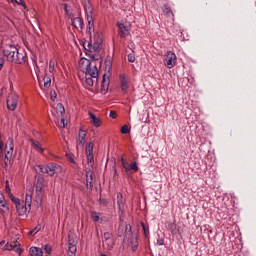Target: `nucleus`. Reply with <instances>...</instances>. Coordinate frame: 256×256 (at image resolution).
<instances>
[{"label":"nucleus","mask_w":256,"mask_h":256,"mask_svg":"<svg viewBox=\"0 0 256 256\" xmlns=\"http://www.w3.org/2000/svg\"><path fill=\"white\" fill-rule=\"evenodd\" d=\"M23 54H20L17 47L10 45L9 48L3 50L0 53V65H5V63H14L15 65H22Z\"/></svg>","instance_id":"1"},{"label":"nucleus","mask_w":256,"mask_h":256,"mask_svg":"<svg viewBox=\"0 0 256 256\" xmlns=\"http://www.w3.org/2000/svg\"><path fill=\"white\" fill-rule=\"evenodd\" d=\"M83 47L85 51L89 52L87 55L90 61H98L99 65H103V57L101 54H93V45L90 42H83Z\"/></svg>","instance_id":"2"},{"label":"nucleus","mask_w":256,"mask_h":256,"mask_svg":"<svg viewBox=\"0 0 256 256\" xmlns=\"http://www.w3.org/2000/svg\"><path fill=\"white\" fill-rule=\"evenodd\" d=\"M118 27V35L121 37V39H125V37H129L131 35V24L127 21H120L117 22Z\"/></svg>","instance_id":"3"},{"label":"nucleus","mask_w":256,"mask_h":256,"mask_svg":"<svg viewBox=\"0 0 256 256\" xmlns=\"http://www.w3.org/2000/svg\"><path fill=\"white\" fill-rule=\"evenodd\" d=\"M6 103L8 111H15L19 103V96L15 94H10L7 98Z\"/></svg>","instance_id":"4"},{"label":"nucleus","mask_w":256,"mask_h":256,"mask_svg":"<svg viewBox=\"0 0 256 256\" xmlns=\"http://www.w3.org/2000/svg\"><path fill=\"white\" fill-rule=\"evenodd\" d=\"M84 73L85 77H93V79H97L99 77V68H97V65H87Z\"/></svg>","instance_id":"5"},{"label":"nucleus","mask_w":256,"mask_h":256,"mask_svg":"<svg viewBox=\"0 0 256 256\" xmlns=\"http://www.w3.org/2000/svg\"><path fill=\"white\" fill-rule=\"evenodd\" d=\"M9 148L8 151H6L5 159L11 163V158L13 157V149H15V144L13 142V138H9L6 142V148Z\"/></svg>","instance_id":"6"},{"label":"nucleus","mask_w":256,"mask_h":256,"mask_svg":"<svg viewBox=\"0 0 256 256\" xmlns=\"http://www.w3.org/2000/svg\"><path fill=\"white\" fill-rule=\"evenodd\" d=\"M164 63L165 65H175L177 63V55L171 51L167 52L164 56Z\"/></svg>","instance_id":"7"},{"label":"nucleus","mask_w":256,"mask_h":256,"mask_svg":"<svg viewBox=\"0 0 256 256\" xmlns=\"http://www.w3.org/2000/svg\"><path fill=\"white\" fill-rule=\"evenodd\" d=\"M167 229L172 235H181V226L177 225L175 220L168 223Z\"/></svg>","instance_id":"8"},{"label":"nucleus","mask_w":256,"mask_h":256,"mask_svg":"<svg viewBox=\"0 0 256 256\" xmlns=\"http://www.w3.org/2000/svg\"><path fill=\"white\" fill-rule=\"evenodd\" d=\"M121 89L124 93H127V89H129V77L127 74L122 73L119 75Z\"/></svg>","instance_id":"9"},{"label":"nucleus","mask_w":256,"mask_h":256,"mask_svg":"<svg viewBox=\"0 0 256 256\" xmlns=\"http://www.w3.org/2000/svg\"><path fill=\"white\" fill-rule=\"evenodd\" d=\"M48 171H49V176L53 177L55 173H59V171H61V165L54 162L48 163Z\"/></svg>","instance_id":"10"},{"label":"nucleus","mask_w":256,"mask_h":256,"mask_svg":"<svg viewBox=\"0 0 256 256\" xmlns=\"http://www.w3.org/2000/svg\"><path fill=\"white\" fill-rule=\"evenodd\" d=\"M34 169H35V171H36V173H37L38 175H45V173H46L47 175H49L48 164H47L46 166H44V165H36V166L34 167Z\"/></svg>","instance_id":"11"},{"label":"nucleus","mask_w":256,"mask_h":256,"mask_svg":"<svg viewBox=\"0 0 256 256\" xmlns=\"http://www.w3.org/2000/svg\"><path fill=\"white\" fill-rule=\"evenodd\" d=\"M16 211L19 216L27 215V213H29V206L20 203L16 206Z\"/></svg>","instance_id":"12"},{"label":"nucleus","mask_w":256,"mask_h":256,"mask_svg":"<svg viewBox=\"0 0 256 256\" xmlns=\"http://www.w3.org/2000/svg\"><path fill=\"white\" fill-rule=\"evenodd\" d=\"M88 115L94 127H101V119H99L93 112H89Z\"/></svg>","instance_id":"13"},{"label":"nucleus","mask_w":256,"mask_h":256,"mask_svg":"<svg viewBox=\"0 0 256 256\" xmlns=\"http://www.w3.org/2000/svg\"><path fill=\"white\" fill-rule=\"evenodd\" d=\"M35 201L37 207H41L43 205V190H36L35 192Z\"/></svg>","instance_id":"14"},{"label":"nucleus","mask_w":256,"mask_h":256,"mask_svg":"<svg viewBox=\"0 0 256 256\" xmlns=\"http://www.w3.org/2000/svg\"><path fill=\"white\" fill-rule=\"evenodd\" d=\"M0 207H3V209H6V211H9V206L7 205V200H5V195L0 192ZM0 209V213H5V210Z\"/></svg>","instance_id":"15"},{"label":"nucleus","mask_w":256,"mask_h":256,"mask_svg":"<svg viewBox=\"0 0 256 256\" xmlns=\"http://www.w3.org/2000/svg\"><path fill=\"white\" fill-rule=\"evenodd\" d=\"M44 185H45V178H43V176H39L35 184L36 191H43Z\"/></svg>","instance_id":"16"},{"label":"nucleus","mask_w":256,"mask_h":256,"mask_svg":"<svg viewBox=\"0 0 256 256\" xmlns=\"http://www.w3.org/2000/svg\"><path fill=\"white\" fill-rule=\"evenodd\" d=\"M72 25L75 29H83V18L76 17L72 19Z\"/></svg>","instance_id":"17"},{"label":"nucleus","mask_w":256,"mask_h":256,"mask_svg":"<svg viewBox=\"0 0 256 256\" xmlns=\"http://www.w3.org/2000/svg\"><path fill=\"white\" fill-rule=\"evenodd\" d=\"M107 74H103L102 82H101V93H107V89H109V82H107Z\"/></svg>","instance_id":"18"},{"label":"nucleus","mask_w":256,"mask_h":256,"mask_svg":"<svg viewBox=\"0 0 256 256\" xmlns=\"http://www.w3.org/2000/svg\"><path fill=\"white\" fill-rule=\"evenodd\" d=\"M125 238L129 241L130 239H133V230L131 228V224L125 225Z\"/></svg>","instance_id":"19"},{"label":"nucleus","mask_w":256,"mask_h":256,"mask_svg":"<svg viewBox=\"0 0 256 256\" xmlns=\"http://www.w3.org/2000/svg\"><path fill=\"white\" fill-rule=\"evenodd\" d=\"M85 137H87V133L83 128H80L78 139H79V144L82 145V147L83 145H85Z\"/></svg>","instance_id":"20"},{"label":"nucleus","mask_w":256,"mask_h":256,"mask_svg":"<svg viewBox=\"0 0 256 256\" xmlns=\"http://www.w3.org/2000/svg\"><path fill=\"white\" fill-rule=\"evenodd\" d=\"M31 256H43V249L39 247H31L30 248Z\"/></svg>","instance_id":"21"},{"label":"nucleus","mask_w":256,"mask_h":256,"mask_svg":"<svg viewBox=\"0 0 256 256\" xmlns=\"http://www.w3.org/2000/svg\"><path fill=\"white\" fill-rule=\"evenodd\" d=\"M117 205L120 212L123 213L124 211V204H123V194L120 192L117 194Z\"/></svg>","instance_id":"22"},{"label":"nucleus","mask_w":256,"mask_h":256,"mask_svg":"<svg viewBox=\"0 0 256 256\" xmlns=\"http://www.w3.org/2000/svg\"><path fill=\"white\" fill-rule=\"evenodd\" d=\"M86 189L93 191V173L91 172L88 177H86Z\"/></svg>","instance_id":"23"},{"label":"nucleus","mask_w":256,"mask_h":256,"mask_svg":"<svg viewBox=\"0 0 256 256\" xmlns=\"http://www.w3.org/2000/svg\"><path fill=\"white\" fill-rule=\"evenodd\" d=\"M163 7V13L166 14V17H175V15L173 14V10H171L169 4H164Z\"/></svg>","instance_id":"24"},{"label":"nucleus","mask_w":256,"mask_h":256,"mask_svg":"<svg viewBox=\"0 0 256 256\" xmlns=\"http://www.w3.org/2000/svg\"><path fill=\"white\" fill-rule=\"evenodd\" d=\"M138 238L139 236H137L136 238H130V243H131L133 253H135V251L139 249V242L137 241Z\"/></svg>","instance_id":"25"},{"label":"nucleus","mask_w":256,"mask_h":256,"mask_svg":"<svg viewBox=\"0 0 256 256\" xmlns=\"http://www.w3.org/2000/svg\"><path fill=\"white\" fill-rule=\"evenodd\" d=\"M86 16H87V21H88V29H89V33L91 34V27H93L94 23H93V12L90 11L89 13L86 12Z\"/></svg>","instance_id":"26"},{"label":"nucleus","mask_w":256,"mask_h":256,"mask_svg":"<svg viewBox=\"0 0 256 256\" xmlns=\"http://www.w3.org/2000/svg\"><path fill=\"white\" fill-rule=\"evenodd\" d=\"M104 245H106L107 251H111V249H113V247H115V240L113 238L104 240Z\"/></svg>","instance_id":"27"},{"label":"nucleus","mask_w":256,"mask_h":256,"mask_svg":"<svg viewBox=\"0 0 256 256\" xmlns=\"http://www.w3.org/2000/svg\"><path fill=\"white\" fill-rule=\"evenodd\" d=\"M92 53L93 55H99V53H101V43L94 42L92 45Z\"/></svg>","instance_id":"28"},{"label":"nucleus","mask_w":256,"mask_h":256,"mask_svg":"<svg viewBox=\"0 0 256 256\" xmlns=\"http://www.w3.org/2000/svg\"><path fill=\"white\" fill-rule=\"evenodd\" d=\"M56 113L57 115H61V117H63L65 115V106H63L62 103H58L56 105Z\"/></svg>","instance_id":"29"},{"label":"nucleus","mask_w":256,"mask_h":256,"mask_svg":"<svg viewBox=\"0 0 256 256\" xmlns=\"http://www.w3.org/2000/svg\"><path fill=\"white\" fill-rule=\"evenodd\" d=\"M33 201V196L31 194H26L25 205L28 206V213L31 211V203Z\"/></svg>","instance_id":"30"},{"label":"nucleus","mask_w":256,"mask_h":256,"mask_svg":"<svg viewBox=\"0 0 256 256\" xmlns=\"http://www.w3.org/2000/svg\"><path fill=\"white\" fill-rule=\"evenodd\" d=\"M93 147H94L93 142L86 143V150H85L86 155H93Z\"/></svg>","instance_id":"31"},{"label":"nucleus","mask_w":256,"mask_h":256,"mask_svg":"<svg viewBox=\"0 0 256 256\" xmlns=\"http://www.w3.org/2000/svg\"><path fill=\"white\" fill-rule=\"evenodd\" d=\"M91 219H93L94 223H103V218L99 217V215H97V212L91 213Z\"/></svg>","instance_id":"32"},{"label":"nucleus","mask_w":256,"mask_h":256,"mask_svg":"<svg viewBox=\"0 0 256 256\" xmlns=\"http://www.w3.org/2000/svg\"><path fill=\"white\" fill-rule=\"evenodd\" d=\"M15 247H17V243H14V244H9V242H7L3 249L4 251H13V249H15Z\"/></svg>","instance_id":"33"},{"label":"nucleus","mask_w":256,"mask_h":256,"mask_svg":"<svg viewBox=\"0 0 256 256\" xmlns=\"http://www.w3.org/2000/svg\"><path fill=\"white\" fill-rule=\"evenodd\" d=\"M40 230H41V224H38L34 229L28 232V235H31L33 237L34 235H37V233H39Z\"/></svg>","instance_id":"34"},{"label":"nucleus","mask_w":256,"mask_h":256,"mask_svg":"<svg viewBox=\"0 0 256 256\" xmlns=\"http://www.w3.org/2000/svg\"><path fill=\"white\" fill-rule=\"evenodd\" d=\"M87 164L89 167H93V165H95V158L93 157V154L87 155Z\"/></svg>","instance_id":"35"},{"label":"nucleus","mask_w":256,"mask_h":256,"mask_svg":"<svg viewBox=\"0 0 256 256\" xmlns=\"http://www.w3.org/2000/svg\"><path fill=\"white\" fill-rule=\"evenodd\" d=\"M64 11L68 17H71L73 15V9L69 8L67 4H63Z\"/></svg>","instance_id":"36"},{"label":"nucleus","mask_w":256,"mask_h":256,"mask_svg":"<svg viewBox=\"0 0 256 256\" xmlns=\"http://www.w3.org/2000/svg\"><path fill=\"white\" fill-rule=\"evenodd\" d=\"M121 133L122 135H129V133H131V129H129V126L123 125L121 127Z\"/></svg>","instance_id":"37"},{"label":"nucleus","mask_w":256,"mask_h":256,"mask_svg":"<svg viewBox=\"0 0 256 256\" xmlns=\"http://www.w3.org/2000/svg\"><path fill=\"white\" fill-rule=\"evenodd\" d=\"M43 250L47 255H51V251H53V248L51 247V244H46L44 245Z\"/></svg>","instance_id":"38"},{"label":"nucleus","mask_w":256,"mask_h":256,"mask_svg":"<svg viewBox=\"0 0 256 256\" xmlns=\"http://www.w3.org/2000/svg\"><path fill=\"white\" fill-rule=\"evenodd\" d=\"M141 226L145 237H149V226H146L144 222H141Z\"/></svg>","instance_id":"39"},{"label":"nucleus","mask_w":256,"mask_h":256,"mask_svg":"<svg viewBox=\"0 0 256 256\" xmlns=\"http://www.w3.org/2000/svg\"><path fill=\"white\" fill-rule=\"evenodd\" d=\"M129 169L130 171H134V172L139 171V166L137 165V161L132 162Z\"/></svg>","instance_id":"40"},{"label":"nucleus","mask_w":256,"mask_h":256,"mask_svg":"<svg viewBox=\"0 0 256 256\" xmlns=\"http://www.w3.org/2000/svg\"><path fill=\"white\" fill-rule=\"evenodd\" d=\"M85 82H86V85H88L89 87H93V77L91 76H85Z\"/></svg>","instance_id":"41"},{"label":"nucleus","mask_w":256,"mask_h":256,"mask_svg":"<svg viewBox=\"0 0 256 256\" xmlns=\"http://www.w3.org/2000/svg\"><path fill=\"white\" fill-rule=\"evenodd\" d=\"M121 165H122L123 169L125 170V172L127 173V175H130V168H129V166H127L128 165L127 161L124 160L121 163Z\"/></svg>","instance_id":"42"},{"label":"nucleus","mask_w":256,"mask_h":256,"mask_svg":"<svg viewBox=\"0 0 256 256\" xmlns=\"http://www.w3.org/2000/svg\"><path fill=\"white\" fill-rule=\"evenodd\" d=\"M30 141H31L33 147H35V149H39V151H41V153H43V148H41V146H39V142H37L33 139H31Z\"/></svg>","instance_id":"43"},{"label":"nucleus","mask_w":256,"mask_h":256,"mask_svg":"<svg viewBox=\"0 0 256 256\" xmlns=\"http://www.w3.org/2000/svg\"><path fill=\"white\" fill-rule=\"evenodd\" d=\"M44 87L48 89V87H51V78L50 77H44Z\"/></svg>","instance_id":"44"},{"label":"nucleus","mask_w":256,"mask_h":256,"mask_svg":"<svg viewBox=\"0 0 256 256\" xmlns=\"http://www.w3.org/2000/svg\"><path fill=\"white\" fill-rule=\"evenodd\" d=\"M68 245H69V247H76V245H77V242H75V240L74 239H71V236H68Z\"/></svg>","instance_id":"45"},{"label":"nucleus","mask_w":256,"mask_h":256,"mask_svg":"<svg viewBox=\"0 0 256 256\" xmlns=\"http://www.w3.org/2000/svg\"><path fill=\"white\" fill-rule=\"evenodd\" d=\"M109 239H113V233L111 232H105L104 233V241H107Z\"/></svg>","instance_id":"46"},{"label":"nucleus","mask_w":256,"mask_h":256,"mask_svg":"<svg viewBox=\"0 0 256 256\" xmlns=\"http://www.w3.org/2000/svg\"><path fill=\"white\" fill-rule=\"evenodd\" d=\"M50 99L51 101H55V99H57V92L55 90L50 91Z\"/></svg>","instance_id":"47"},{"label":"nucleus","mask_w":256,"mask_h":256,"mask_svg":"<svg viewBox=\"0 0 256 256\" xmlns=\"http://www.w3.org/2000/svg\"><path fill=\"white\" fill-rule=\"evenodd\" d=\"M105 65H113V57L107 56L105 59Z\"/></svg>","instance_id":"48"},{"label":"nucleus","mask_w":256,"mask_h":256,"mask_svg":"<svg viewBox=\"0 0 256 256\" xmlns=\"http://www.w3.org/2000/svg\"><path fill=\"white\" fill-rule=\"evenodd\" d=\"M99 202H100V205H103V207H107V205H109V201H107V199L105 198H100Z\"/></svg>","instance_id":"49"},{"label":"nucleus","mask_w":256,"mask_h":256,"mask_svg":"<svg viewBox=\"0 0 256 256\" xmlns=\"http://www.w3.org/2000/svg\"><path fill=\"white\" fill-rule=\"evenodd\" d=\"M11 201H12V203L15 204L16 207L21 204V199L16 198V197L12 198Z\"/></svg>","instance_id":"50"},{"label":"nucleus","mask_w":256,"mask_h":256,"mask_svg":"<svg viewBox=\"0 0 256 256\" xmlns=\"http://www.w3.org/2000/svg\"><path fill=\"white\" fill-rule=\"evenodd\" d=\"M109 117L111 119H117V112L115 110L110 111Z\"/></svg>","instance_id":"51"},{"label":"nucleus","mask_w":256,"mask_h":256,"mask_svg":"<svg viewBox=\"0 0 256 256\" xmlns=\"http://www.w3.org/2000/svg\"><path fill=\"white\" fill-rule=\"evenodd\" d=\"M68 251L72 253V255H75V253H77V247L76 246L69 247Z\"/></svg>","instance_id":"52"},{"label":"nucleus","mask_w":256,"mask_h":256,"mask_svg":"<svg viewBox=\"0 0 256 256\" xmlns=\"http://www.w3.org/2000/svg\"><path fill=\"white\" fill-rule=\"evenodd\" d=\"M128 61H129V63H135V55L129 54L128 55Z\"/></svg>","instance_id":"53"},{"label":"nucleus","mask_w":256,"mask_h":256,"mask_svg":"<svg viewBox=\"0 0 256 256\" xmlns=\"http://www.w3.org/2000/svg\"><path fill=\"white\" fill-rule=\"evenodd\" d=\"M5 191H6L7 194L11 193V188L9 187V181L5 182Z\"/></svg>","instance_id":"54"},{"label":"nucleus","mask_w":256,"mask_h":256,"mask_svg":"<svg viewBox=\"0 0 256 256\" xmlns=\"http://www.w3.org/2000/svg\"><path fill=\"white\" fill-rule=\"evenodd\" d=\"M66 157L70 163L75 164V159L73 158V156H71L70 154H66Z\"/></svg>","instance_id":"55"},{"label":"nucleus","mask_w":256,"mask_h":256,"mask_svg":"<svg viewBox=\"0 0 256 256\" xmlns=\"http://www.w3.org/2000/svg\"><path fill=\"white\" fill-rule=\"evenodd\" d=\"M9 161H7V159L4 158V167H5V170L8 171L9 170Z\"/></svg>","instance_id":"56"},{"label":"nucleus","mask_w":256,"mask_h":256,"mask_svg":"<svg viewBox=\"0 0 256 256\" xmlns=\"http://www.w3.org/2000/svg\"><path fill=\"white\" fill-rule=\"evenodd\" d=\"M164 244H165V240H163V238L157 239V245H164Z\"/></svg>","instance_id":"57"},{"label":"nucleus","mask_w":256,"mask_h":256,"mask_svg":"<svg viewBox=\"0 0 256 256\" xmlns=\"http://www.w3.org/2000/svg\"><path fill=\"white\" fill-rule=\"evenodd\" d=\"M85 173H86V177H89V175H91V173L93 172L91 171V168H86Z\"/></svg>","instance_id":"58"},{"label":"nucleus","mask_w":256,"mask_h":256,"mask_svg":"<svg viewBox=\"0 0 256 256\" xmlns=\"http://www.w3.org/2000/svg\"><path fill=\"white\" fill-rule=\"evenodd\" d=\"M15 2L18 4V5H22L23 7H25V2L23 0H15Z\"/></svg>","instance_id":"59"},{"label":"nucleus","mask_w":256,"mask_h":256,"mask_svg":"<svg viewBox=\"0 0 256 256\" xmlns=\"http://www.w3.org/2000/svg\"><path fill=\"white\" fill-rule=\"evenodd\" d=\"M55 71V65H49V72L53 73Z\"/></svg>","instance_id":"60"},{"label":"nucleus","mask_w":256,"mask_h":256,"mask_svg":"<svg viewBox=\"0 0 256 256\" xmlns=\"http://www.w3.org/2000/svg\"><path fill=\"white\" fill-rule=\"evenodd\" d=\"M61 124H62L63 129H65V127H67V123H65L64 118L61 119Z\"/></svg>","instance_id":"61"},{"label":"nucleus","mask_w":256,"mask_h":256,"mask_svg":"<svg viewBox=\"0 0 256 256\" xmlns=\"http://www.w3.org/2000/svg\"><path fill=\"white\" fill-rule=\"evenodd\" d=\"M7 195H8V197H9L10 200H13V199L15 198V196H13V193H11V192L8 193Z\"/></svg>","instance_id":"62"},{"label":"nucleus","mask_w":256,"mask_h":256,"mask_svg":"<svg viewBox=\"0 0 256 256\" xmlns=\"http://www.w3.org/2000/svg\"><path fill=\"white\" fill-rule=\"evenodd\" d=\"M0 151L3 153V141L0 140Z\"/></svg>","instance_id":"63"},{"label":"nucleus","mask_w":256,"mask_h":256,"mask_svg":"<svg viewBox=\"0 0 256 256\" xmlns=\"http://www.w3.org/2000/svg\"><path fill=\"white\" fill-rule=\"evenodd\" d=\"M3 245H5V240H2V241L0 242V247H3Z\"/></svg>","instance_id":"64"}]
</instances>
